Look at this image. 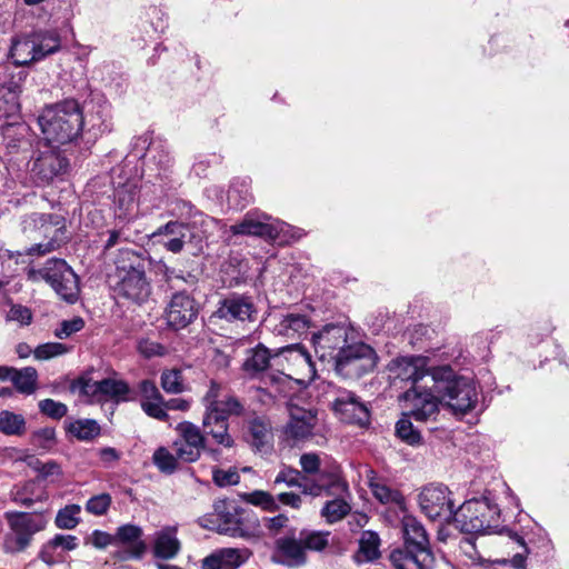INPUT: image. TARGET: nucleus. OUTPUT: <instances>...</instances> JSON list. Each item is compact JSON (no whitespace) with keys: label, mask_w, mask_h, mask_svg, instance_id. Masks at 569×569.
Returning <instances> with one entry per match:
<instances>
[{"label":"nucleus","mask_w":569,"mask_h":569,"mask_svg":"<svg viewBox=\"0 0 569 569\" xmlns=\"http://www.w3.org/2000/svg\"><path fill=\"white\" fill-rule=\"evenodd\" d=\"M423 357H397L388 363L389 378L410 381L411 388L403 393L409 402V415L417 421H428L438 413V399L430 382L431 369H426Z\"/></svg>","instance_id":"nucleus-1"},{"label":"nucleus","mask_w":569,"mask_h":569,"mask_svg":"<svg viewBox=\"0 0 569 569\" xmlns=\"http://www.w3.org/2000/svg\"><path fill=\"white\" fill-rule=\"evenodd\" d=\"M38 122L46 142L60 147L78 140L84 127V116L77 100L66 99L47 106Z\"/></svg>","instance_id":"nucleus-2"},{"label":"nucleus","mask_w":569,"mask_h":569,"mask_svg":"<svg viewBox=\"0 0 569 569\" xmlns=\"http://www.w3.org/2000/svg\"><path fill=\"white\" fill-rule=\"evenodd\" d=\"M430 382L438 403L445 401L457 416L472 411L479 402V388L475 380L457 376L449 366L432 368Z\"/></svg>","instance_id":"nucleus-3"},{"label":"nucleus","mask_w":569,"mask_h":569,"mask_svg":"<svg viewBox=\"0 0 569 569\" xmlns=\"http://www.w3.org/2000/svg\"><path fill=\"white\" fill-rule=\"evenodd\" d=\"M405 546L392 550L389 559L395 569H431L435 566V557L429 548V538L425 527L412 516L402 519Z\"/></svg>","instance_id":"nucleus-4"},{"label":"nucleus","mask_w":569,"mask_h":569,"mask_svg":"<svg viewBox=\"0 0 569 569\" xmlns=\"http://www.w3.org/2000/svg\"><path fill=\"white\" fill-rule=\"evenodd\" d=\"M26 278L32 283L46 282L60 299L68 303H74L79 298V277L63 259L51 258L41 267H27Z\"/></svg>","instance_id":"nucleus-5"},{"label":"nucleus","mask_w":569,"mask_h":569,"mask_svg":"<svg viewBox=\"0 0 569 569\" xmlns=\"http://www.w3.org/2000/svg\"><path fill=\"white\" fill-rule=\"evenodd\" d=\"M251 513L239 508L231 501L218 500L213 511L200 518V525L209 530L230 537H249L258 520L251 519Z\"/></svg>","instance_id":"nucleus-6"},{"label":"nucleus","mask_w":569,"mask_h":569,"mask_svg":"<svg viewBox=\"0 0 569 569\" xmlns=\"http://www.w3.org/2000/svg\"><path fill=\"white\" fill-rule=\"evenodd\" d=\"M500 509L488 497L466 501L457 510L455 523L466 533H489L498 527Z\"/></svg>","instance_id":"nucleus-7"},{"label":"nucleus","mask_w":569,"mask_h":569,"mask_svg":"<svg viewBox=\"0 0 569 569\" xmlns=\"http://www.w3.org/2000/svg\"><path fill=\"white\" fill-rule=\"evenodd\" d=\"M152 238L172 253H179L184 248L189 249L192 254L202 250V238L196 229L179 221H169L159 227L152 233Z\"/></svg>","instance_id":"nucleus-8"},{"label":"nucleus","mask_w":569,"mask_h":569,"mask_svg":"<svg viewBox=\"0 0 569 569\" xmlns=\"http://www.w3.org/2000/svg\"><path fill=\"white\" fill-rule=\"evenodd\" d=\"M418 501L421 511L432 521L448 522L456 518L451 492L443 485L431 483L423 487Z\"/></svg>","instance_id":"nucleus-9"},{"label":"nucleus","mask_w":569,"mask_h":569,"mask_svg":"<svg viewBox=\"0 0 569 569\" xmlns=\"http://www.w3.org/2000/svg\"><path fill=\"white\" fill-rule=\"evenodd\" d=\"M338 481L339 477L336 472H322L319 480H315L303 476L300 470L283 465L273 480V487L283 483L289 488H299L302 495L319 497Z\"/></svg>","instance_id":"nucleus-10"},{"label":"nucleus","mask_w":569,"mask_h":569,"mask_svg":"<svg viewBox=\"0 0 569 569\" xmlns=\"http://www.w3.org/2000/svg\"><path fill=\"white\" fill-rule=\"evenodd\" d=\"M333 359L337 371L347 376H361L375 369L378 357L369 345L358 342L350 346L345 345Z\"/></svg>","instance_id":"nucleus-11"},{"label":"nucleus","mask_w":569,"mask_h":569,"mask_svg":"<svg viewBox=\"0 0 569 569\" xmlns=\"http://www.w3.org/2000/svg\"><path fill=\"white\" fill-rule=\"evenodd\" d=\"M48 521L41 513L19 512L10 519L12 533L7 535L3 548L7 552H17L27 548L34 533L43 530Z\"/></svg>","instance_id":"nucleus-12"},{"label":"nucleus","mask_w":569,"mask_h":569,"mask_svg":"<svg viewBox=\"0 0 569 569\" xmlns=\"http://www.w3.org/2000/svg\"><path fill=\"white\" fill-rule=\"evenodd\" d=\"M178 438L172 443L177 457L183 462H194L206 449L207 439L201 429L190 422L183 421L176 427Z\"/></svg>","instance_id":"nucleus-13"},{"label":"nucleus","mask_w":569,"mask_h":569,"mask_svg":"<svg viewBox=\"0 0 569 569\" xmlns=\"http://www.w3.org/2000/svg\"><path fill=\"white\" fill-rule=\"evenodd\" d=\"M286 224L279 220H272L264 212H247L241 221L230 227L234 236H254L266 239H276L283 231Z\"/></svg>","instance_id":"nucleus-14"},{"label":"nucleus","mask_w":569,"mask_h":569,"mask_svg":"<svg viewBox=\"0 0 569 569\" xmlns=\"http://www.w3.org/2000/svg\"><path fill=\"white\" fill-rule=\"evenodd\" d=\"M288 412L289 419L282 429L286 440L297 443L309 439L318 422L317 411L289 405Z\"/></svg>","instance_id":"nucleus-15"},{"label":"nucleus","mask_w":569,"mask_h":569,"mask_svg":"<svg viewBox=\"0 0 569 569\" xmlns=\"http://www.w3.org/2000/svg\"><path fill=\"white\" fill-rule=\"evenodd\" d=\"M198 316V306L194 299L184 291L174 293L167 308V325L176 330L183 329L189 326Z\"/></svg>","instance_id":"nucleus-16"},{"label":"nucleus","mask_w":569,"mask_h":569,"mask_svg":"<svg viewBox=\"0 0 569 569\" xmlns=\"http://www.w3.org/2000/svg\"><path fill=\"white\" fill-rule=\"evenodd\" d=\"M118 295L137 303L146 301L151 292L142 263L131 264L118 283Z\"/></svg>","instance_id":"nucleus-17"},{"label":"nucleus","mask_w":569,"mask_h":569,"mask_svg":"<svg viewBox=\"0 0 569 569\" xmlns=\"http://www.w3.org/2000/svg\"><path fill=\"white\" fill-rule=\"evenodd\" d=\"M332 409L346 423L366 426L369 422L370 415L367 406L352 391H340L332 401Z\"/></svg>","instance_id":"nucleus-18"},{"label":"nucleus","mask_w":569,"mask_h":569,"mask_svg":"<svg viewBox=\"0 0 569 569\" xmlns=\"http://www.w3.org/2000/svg\"><path fill=\"white\" fill-rule=\"evenodd\" d=\"M80 391L96 401H102L106 398L114 399L117 402L134 400L126 381L111 378L93 382L84 381Z\"/></svg>","instance_id":"nucleus-19"},{"label":"nucleus","mask_w":569,"mask_h":569,"mask_svg":"<svg viewBox=\"0 0 569 569\" xmlns=\"http://www.w3.org/2000/svg\"><path fill=\"white\" fill-rule=\"evenodd\" d=\"M202 403H208L210 407H216L217 412L224 416L227 420L229 417H241L244 415V403L233 393L224 392L220 383L211 380L209 388L202 397Z\"/></svg>","instance_id":"nucleus-20"},{"label":"nucleus","mask_w":569,"mask_h":569,"mask_svg":"<svg viewBox=\"0 0 569 569\" xmlns=\"http://www.w3.org/2000/svg\"><path fill=\"white\" fill-rule=\"evenodd\" d=\"M347 328L341 325H327L312 337L316 352L321 359L335 358L333 351L341 350L347 342Z\"/></svg>","instance_id":"nucleus-21"},{"label":"nucleus","mask_w":569,"mask_h":569,"mask_svg":"<svg viewBox=\"0 0 569 569\" xmlns=\"http://www.w3.org/2000/svg\"><path fill=\"white\" fill-rule=\"evenodd\" d=\"M150 550L157 560L169 561L174 559L181 550L178 538V526H164L153 533Z\"/></svg>","instance_id":"nucleus-22"},{"label":"nucleus","mask_w":569,"mask_h":569,"mask_svg":"<svg viewBox=\"0 0 569 569\" xmlns=\"http://www.w3.org/2000/svg\"><path fill=\"white\" fill-rule=\"evenodd\" d=\"M219 318L227 321H253L257 309L250 297L231 295L223 299L217 310Z\"/></svg>","instance_id":"nucleus-23"},{"label":"nucleus","mask_w":569,"mask_h":569,"mask_svg":"<svg viewBox=\"0 0 569 569\" xmlns=\"http://www.w3.org/2000/svg\"><path fill=\"white\" fill-rule=\"evenodd\" d=\"M22 223L24 232L38 231L49 240H64V221L60 216L34 212L26 217Z\"/></svg>","instance_id":"nucleus-24"},{"label":"nucleus","mask_w":569,"mask_h":569,"mask_svg":"<svg viewBox=\"0 0 569 569\" xmlns=\"http://www.w3.org/2000/svg\"><path fill=\"white\" fill-rule=\"evenodd\" d=\"M243 437L253 450L259 452L269 450L273 439L271 422L262 416L248 419Z\"/></svg>","instance_id":"nucleus-25"},{"label":"nucleus","mask_w":569,"mask_h":569,"mask_svg":"<svg viewBox=\"0 0 569 569\" xmlns=\"http://www.w3.org/2000/svg\"><path fill=\"white\" fill-rule=\"evenodd\" d=\"M69 166L67 158L60 153L50 151L44 152L36 159L31 172L37 183H48L54 177L63 173Z\"/></svg>","instance_id":"nucleus-26"},{"label":"nucleus","mask_w":569,"mask_h":569,"mask_svg":"<svg viewBox=\"0 0 569 569\" xmlns=\"http://www.w3.org/2000/svg\"><path fill=\"white\" fill-rule=\"evenodd\" d=\"M276 563L288 567H301L307 562V553L300 537L287 536L276 541L273 556Z\"/></svg>","instance_id":"nucleus-27"},{"label":"nucleus","mask_w":569,"mask_h":569,"mask_svg":"<svg viewBox=\"0 0 569 569\" xmlns=\"http://www.w3.org/2000/svg\"><path fill=\"white\" fill-rule=\"evenodd\" d=\"M142 536L143 530L137 525L127 523L117 529L114 533L116 545L128 546V549L120 556L121 559H141L143 557L147 545L141 539Z\"/></svg>","instance_id":"nucleus-28"},{"label":"nucleus","mask_w":569,"mask_h":569,"mask_svg":"<svg viewBox=\"0 0 569 569\" xmlns=\"http://www.w3.org/2000/svg\"><path fill=\"white\" fill-rule=\"evenodd\" d=\"M89 109L84 117V123L88 126V132H92L94 137L110 132L112 129L111 107L104 100H91Z\"/></svg>","instance_id":"nucleus-29"},{"label":"nucleus","mask_w":569,"mask_h":569,"mask_svg":"<svg viewBox=\"0 0 569 569\" xmlns=\"http://www.w3.org/2000/svg\"><path fill=\"white\" fill-rule=\"evenodd\" d=\"M249 556L247 549H220L202 560V569H237L246 563Z\"/></svg>","instance_id":"nucleus-30"},{"label":"nucleus","mask_w":569,"mask_h":569,"mask_svg":"<svg viewBox=\"0 0 569 569\" xmlns=\"http://www.w3.org/2000/svg\"><path fill=\"white\" fill-rule=\"evenodd\" d=\"M138 188L134 183H124L114 191L116 216L119 219H130L137 211Z\"/></svg>","instance_id":"nucleus-31"},{"label":"nucleus","mask_w":569,"mask_h":569,"mask_svg":"<svg viewBox=\"0 0 569 569\" xmlns=\"http://www.w3.org/2000/svg\"><path fill=\"white\" fill-rule=\"evenodd\" d=\"M309 327L310 320L307 316L300 313H288L274 326L273 331L279 336L295 340L307 333Z\"/></svg>","instance_id":"nucleus-32"},{"label":"nucleus","mask_w":569,"mask_h":569,"mask_svg":"<svg viewBox=\"0 0 569 569\" xmlns=\"http://www.w3.org/2000/svg\"><path fill=\"white\" fill-rule=\"evenodd\" d=\"M380 538L378 533L366 530L359 539V547L353 556L357 565L370 563L380 557Z\"/></svg>","instance_id":"nucleus-33"},{"label":"nucleus","mask_w":569,"mask_h":569,"mask_svg":"<svg viewBox=\"0 0 569 569\" xmlns=\"http://www.w3.org/2000/svg\"><path fill=\"white\" fill-rule=\"evenodd\" d=\"M10 56L17 66H28L38 61L34 41H32L30 33L12 41Z\"/></svg>","instance_id":"nucleus-34"},{"label":"nucleus","mask_w":569,"mask_h":569,"mask_svg":"<svg viewBox=\"0 0 569 569\" xmlns=\"http://www.w3.org/2000/svg\"><path fill=\"white\" fill-rule=\"evenodd\" d=\"M30 34L32 41H34L38 61L61 49L60 37L54 31H36Z\"/></svg>","instance_id":"nucleus-35"},{"label":"nucleus","mask_w":569,"mask_h":569,"mask_svg":"<svg viewBox=\"0 0 569 569\" xmlns=\"http://www.w3.org/2000/svg\"><path fill=\"white\" fill-rule=\"evenodd\" d=\"M270 359V350L264 345L259 343L250 350L243 362V369L252 376L261 373L269 367Z\"/></svg>","instance_id":"nucleus-36"},{"label":"nucleus","mask_w":569,"mask_h":569,"mask_svg":"<svg viewBox=\"0 0 569 569\" xmlns=\"http://www.w3.org/2000/svg\"><path fill=\"white\" fill-rule=\"evenodd\" d=\"M27 431L26 418L10 410L0 411V432L6 436H23Z\"/></svg>","instance_id":"nucleus-37"},{"label":"nucleus","mask_w":569,"mask_h":569,"mask_svg":"<svg viewBox=\"0 0 569 569\" xmlns=\"http://www.w3.org/2000/svg\"><path fill=\"white\" fill-rule=\"evenodd\" d=\"M11 381L20 393L32 395L37 389L38 372L33 367L14 368Z\"/></svg>","instance_id":"nucleus-38"},{"label":"nucleus","mask_w":569,"mask_h":569,"mask_svg":"<svg viewBox=\"0 0 569 569\" xmlns=\"http://www.w3.org/2000/svg\"><path fill=\"white\" fill-rule=\"evenodd\" d=\"M67 431L81 441H90L101 432L99 423L93 419H78L67 426Z\"/></svg>","instance_id":"nucleus-39"},{"label":"nucleus","mask_w":569,"mask_h":569,"mask_svg":"<svg viewBox=\"0 0 569 569\" xmlns=\"http://www.w3.org/2000/svg\"><path fill=\"white\" fill-rule=\"evenodd\" d=\"M299 537L305 551H322L329 545L330 532L302 529Z\"/></svg>","instance_id":"nucleus-40"},{"label":"nucleus","mask_w":569,"mask_h":569,"mask_svg":"<svg viewBox=\"0 0 569 569\" xmlns=\"http://www.w3.org/2000/svg\"><path fill=\"white\" fill-rule=\"evenodd\" d=\"M460 562L465 567L485 566L489 561L485 559L475 545L472 538H465L460 541Z\"/></svg>","instance_id":"nucleus-41"},{"label":"nucleus","mask_w":569,"mask_h":569,"mask_svg":"<svg viewBox=\"0 0 569 569\" xmlns=\"http://www.w3.org/2000/svg\"><path fill=\"white\" fill-rule=\"evenodd\" d=\"M80 512L81 507L79 505H67L57 512L54 523L59 529H74L80 522Z\"/></svg>","instance_id":"nucleus-42"},{"label":"nucleus","mask_w":569,"mask_h":569,"mask_svg":"<svg viewBox=\"0 0 569 569\" xmlns=\"http://www.w3.org/2000/svg\"><path fill=\"white\" fill-rule=\"evenodd\" d=\"M370 488L375 498L381 503H392L401 507L405 502L403 496L397 489H392L386 483L371 481Z\"/></svg>","instance_id":"nucleus-43"},{"label":"nucleus","mask_w":569,"mask_h":569,"mask_svg":"<svg viewBox=\"0 0 569 569\" xmlns=\"http://www.w3.org/2000/svg\"><path fill=\"white\" fill-rule=\"evenodd\" d=\"M244 500L252 506L260 507L263 511L267 512H276L280 508L276 496L263 490H253L246 493Z\"/></svg>","instance_id":"nucleus-44"},{"label":"nucleus","mask_w":569,"mask_h":569,"mask_svg":"<svg viewBox=\"0 0 569 569\" xmlns=\"http://www.w3.org/2000/svg\"><path fill=\"white\" fill-rule=\"evenodd\" d=\"M146 156L163 170H167L172 163L169 149L162 141L150 142Z\"/></svg>","instance_id":"nucleus-45"},{"label":"nucleus","mask_w":569,"mask_h":569,"mask_svg":"<svg viewBox=\"0 0 569 569\" xmlns=\"http://www.w3.org/2000/svg\"><path fill=\"white\" fill-rule=\"evenodd\" d=\"M152 460L161 472L170 475L177 470L180 459L176 452L172 453L166 447H160L154 451Z\"/></svg>","instance_id":"nucleus-46"},{"label":"nucleus","mask_w":569,"mask_h":569,"mask_svg":"<svg viewBox=\"0 0 569 569\" xmlns=\"http://www.w3.org/2000/svg\"><path fill=\"white\" fill-rule=\"evenodd\" d=\"M36 488L34 481H27L21 487H17L12 491L13 501L27 508L31 507L36 501L42 499L41 495L36 493Z\"/></svg>","instance_id":"nucleus-47"},{"label":"nucleus","mask_w":569,"mask_h":569,"mask_svg":"<svg viewBox=\"0 0 569 569\" xmlns=\"http://www.w3.org/2000/svg\"><path fill=\"white\" fill-rule=\"evenodd\" d=\"M351 510L350 505L343 499L328 501L321 513L329 522H336L345 518Z\"/></svg>","instance_id":"nucleus-48"},{"label":"nucleus","mask_w":569,"mask_h":569,"mask_svg":"<svg viewBox=\"0 0 569 569\" xmlns=\"http://www.w3.org/2000/svg\"><path fill=\"white\" fill-rule=\"evenodd\" d=\"M71 348L61 342H47L39 345L33 350V356L37 360H49L56 357L63 356L70 352Z\"/></svg>","instance_id":"nucleus-49"},{"label":"nucleus","mask_w":569,"mask_h":569,"mask_svg":"<svg viewBox=\"0 0 569 569\" xmlns=\"http://www.w3.org/2000/svg\"><path fill=\"white\" fill-rule=\"evenodd\" d=\"M137 350L144 359L163 357L168 355V348L162 343L151 340L150 338H140L137 341Z\"/></svg>","instance_id":"nucleus-50"},{"label":"nucleus","mask_w":569,"mask_h":569,"mask_svg":"<svg viewBox=\"0 0 569 569\" xmlns=\"http://www.w3.org/2000/svg\"><path fill=\"white\" fill-rule=\"evenodd\" d=\"M301 472L303 476L310 479L319 480L320 475L323 472L320 470L321 460L320 457L315 452H307L301 455L299 459Z\"/></svg>","instance_id":"nucleus-51"},{"label":"nucleus","mask_w":569,"mask_h":569,"mask_svg":"<svg viewBox=\"0 0 569 569\" xmlns=\"http://www.w3.org/2000/svg\"><path fill=\"white\" fill-rule=\"evenodd\" d=\"M396 433L402 441L411 446L419 445L421 441L420 432L413 428L412 422L406 417L397 422Z\"/></svg>","instance_id":"nucleus-52"},{"label":"nucleus","mask_w":569,"mask_h":569,"mask_svg":"<svg viewBox=\"0 0 569 569\" xmlns=\"http://www.w3.org/2000/svg\"><path fill=\"white\" fill-rule=\"evenodd\" d=\"M203 432V435L211 436L214 442L223 448L230 449L234 446V439L229 433V420L216 427L204 429Z\"/></svg>","instance_id":"nucleus-53"},{"label":"nucleus","mask_w":569,"mask_h":569,"mask_svg":"<svg viewBox=\"0 0 569 569\" xmlns=\"http://www.w3.org/2000/svg\"><path fill=\"white\" fill-rule=\"evenodd\" d=\"M511 538L515 542H517L519 545V547L521 548V551H517L510 560L509 559H497V560L491 561V563H497V565H501V566H506V565L510 563L515 569H523L525 565H526V557L528 555V548L525 543L523 538L520 537L519 535L513 533L511 536Z\"/></svg>","instance_id":"nucleus-54"},{"label":"nucleus","mask_w":569,"mask_h":569,"mask_svg":"<svg viewBox=\"0 0 569 569\" xmlns=\"http://www.w3.org/2000/svg\"><path fill=\"white\" fill-rule=\"evenodd\" d=\"M161 387L168 393L183 391L182 372L178 369L166 370L161 375Z\"/></svg>","instance_id":"nucleus-55"},{"label":"nucleus","mask_w":569,"mask_h":569,"mask_svg":"<svg viewBox=\"0 0 569 569\" xmlns=\"http://www.w3.org/2000/svg\"><path fill=\"white\" fill-rule=\"evenodd\" d=\"M112 503V498L109 493L103 492L91 497L86 502V510L93 516H103L108 512Z\"/></svg>","instance_id":"nucleus-56"},{"label":"nucleus","mask_w":569,"mask_h":569,"mask_svg":"<svg viewBox=\"0 0 569 569\" xmlns=\"http://www.w3.org/2000/svg\"><path fill=\"white\" fill-rule=\"evenodd\" d=\"M84 328V320L81 317H73L69 320H63L54 329V337L58 339H67L73 333L81 331Z\"/></svg>","instance_id":"nucleus-57"},{"label":"nucleus","mask_w":569,"mask_h":569,"mask_svg":"<svg viewBox=\"0 0 569 569\" xmlns=\"http://www.w3.org/2000/svg\"><path fill=\"white\" fill-rule=\"evenodd\" d=\"M38 406L40 412L51 419L59 420L68 412V407L64 403L49 398L41 400Z\"/></svg>","instance_id":"nucleus-58"},{"label":"nucleus","mask_w":569,"mask_h":569,"mask_svg":"<svg viewBox=\"0 0 569 569\" xmlns=\"http://www.w3.org/2000/svg\"><path fill=\"white\" fill-rule=\"evenodd\" d=\"M212 480L218 487H228L237 485L240 481V476L236 468H229L228 470L214 468Z\"/></svg>","instance_id":"nucleus-59"},{"label":"nucleus","mask_w":569,"mask_h":569,"mask_svg":"<svg viewBox=\"0 0 569 569\" xmlns=\"http://www.w3.org/2000/svg\"><path fill=\"white\" fill-rule=\"evenodd\" d=\"M7 320L16 321L21 326H29L32 321V312L26 306L12 305L7 315Z\"/></svg>","instance_id":"nucleus-60"},{"label":"nucleus","mask_w":569,"mask_h":569,"mask_svg":"<svg viewBox=\"0 0 569 569\" xmlns=\"http://www.w3.org/2000/svg\"><path fill=\"white\" fill-rule=\"evenodd\" d=\"M141 408L151 418H154L160 421H164L168 419V413L166 411V407L163 406V400H153V401H141Z\"/></svg>","instance_id":"nucleus-61"},{"label":"nucleus","mask_w":569,"mask_h":569,"mask_svg":"<svg viewBox=\"0 0 569 569\" xmlns=\"http://www.w3.org/2000/svg\"><path fill=\"white\" fill-rule=\"evenodd\" d=\"M138 390L142 397L141 401L163 400V397L161 396L158 387L151 380L146 379L140 381L138 385Z\"/></svg>","instance_id":"nucleus-62"},{"label":"nucleus","mask_w":569,"mask_h":569,"mask_svg":"<svg viewBox=\"0 0 569 569\" xmlns=\"http://www.w3.org/2000/svg\"><path fill=\"white\" fill-rule=\"evenodd\" d=\"M63 242V239H50L46 242H40L32 244L30 248L27 249V254L29 256H46L58 248H60L61 243Z\"/></svg>","instance_id":"nucleus-63"},{"label":"nucleus","mask_w":569,"mask_h":569,"mask_svg":"<svg viewBox=\"0 0 569 569\" xmlns=\"http://www.w3.org/2000/svg\"><path fill=\"white\" fill-rule=\"evenodd\" d=\"M40 557L47 566H53L62 561L64 555L62 551H58L51 540L43 546L40 551Z\"/></svg>","instance_id":"nucleus-64"}]
</instances>
